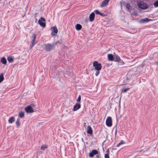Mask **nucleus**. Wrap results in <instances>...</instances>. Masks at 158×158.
<instances>
[{
	"label": "nucleus",
	"instance_id": "obj_1",
	"mask_svg": "<svg viewBox=\"0 0 158 158\" xmlns=\"http://www.w3.org/2000/svg\"><path fill=\"white\" fill-rule=\"evenodd\" d=\"M55 47L54 44H46L44 45L43 47L44 49L47 51H50L52 48Z\"/></svg>",
	"mask_w": 158,
	"mask_h": 158
},
{
	"label": "nucleus",
	"instance_id": "obj_2",
	"mask_svg": "<svg viewBox=\"0 0 158 158\" xmlns=\"http://www.w3.org/2000/svg\"><path fill=\"white\" fill-rule=\"evenodd\" d=\"M93 66L94 67L95 70L97 71H100L102 67L101 64L99 63L96 61H95L93 62Z\"/></svg>",
	"mask_w": 158,
	"mask_h": 158
},
{
	"label": "nucleus",
	"instance_id": "obj_3",
	"mask_svg": "<svg viewBox=\"0 0 158 158\" xmlns=\"http://www.w3.org/2000/svg\"><path fill=\"white\" fill-rule=\"evenodd\" d=\"M45 19L43 17H41L38 21V23L40 26L44 27L46 26V23L45 22Z\"/></svg>",
	"mask_w": 158,
	"mask_h": 158
},
{
	"label": "nucleus",
	"instance_id": "obj_4",
	"mask_svg": "<svg viewBox=\"0 0 158 158\" xmlns=\"http://www.w3.org/2000/svg\"><path fill=\"white\" fill-rule=\"evenodd\" d=\"M36 37V35L34 33L32 36V40L31 42V44L30 45V48H32L34 45L36 44L35 42V39Z\"/></svg>",
	"mask_w": 158,
	"mask_h": 158
},
{
	"label": "nucleus",
	"instance_id": "obj_5",
	"mask_svg": "<svg viewBox=\"0 0 158 158\" xmlns=\"http://www.w3.org/2000/svg\"><path fill=\"white\" fill-rule=\"evenodd\" d=\"M106 124L108 127H110L112 126V118L110 117H108L106 120Z\"/></svg>",
	"mask_w": 158,
	"mask_h": 158
},
{
	"label": "nucleus",
	"instance_id": "obj_6",
	"mask_svg": "<svg viewBox=\"0 0 158 158\" xmlns=\"http://www.w3.org/2000/svg\"><path fill=\"white\" fill-rule=\"evenodd\" d=\"M51 29L52 31V36H55L58 32V30L56 26L51 27Z\"/></svg>",
	"mask_w": 158,
	"mask_h": 158
},
{
	"label": "nucleus",
	"instance_id": "obj_7",
	"mask_svg": "<svg viewBox=\"0 0 158 158\" xmlns=\"http://www.w3.org/2000/svg\"><path fill=\"white\" fill-rule=\"evenodd\" d=\"M138 7L142 9H145L148 8L147 5L145 3H139L138 4Z\"/></svg>",
	"mask_w": 158,
	"mask_h": 158
},
{
	"label": "nucleus",
	"instance_id": "obj_8",
	"mask_svg": "<svg viewBox=\"0 0 158 158\" xmlns=\"http://www.w3.org/2000/svg\"><path fill=\"white\" fill-rule=\"evenodd\" d=\"M98 152L96 149H94L89 153V156L90 157H92L95 155L98 154Z\"/></svg>",
	"mask_w": 158,
	"mask_h": 158
},
{
	"label": "nucleus",
	"instance_id": "obj_9",
	"mask_svg": "<svg viewBox=\"0 0 158 158\" xmlns=\"http://www.w3.org/2000/svg\"><path fill=\"white\" fill-rule=\"evenodd\" d=\"M25 110L26 112L27 113H32L34 112V110L30 106H27L25 108Z\"/></svg>",
	"mask_w": 158,
	"mask_h": 158
},
{
	"label": "nucleus",
	"instance_id": "obj_10",
	"mask_svg": "<svg viewBox=\"0 0 158 158\" xmlns=\"http://www.w3.org/2000/svg\"><path fill=\"white\" fill-rule=\"evenodd\" d=\"M81 104L80 103L77 102L74 106L73 110L74 111H76L81 108Z\"/></svg>",
	"mask_w": 158,
	"mask_h": 158
},
{
	"label": "nucleus",
	"instance_id": "obj_11",
	"mask_svg": "<svg viewBox=\"0 0 158 158\" xmlns=\"http://www.w3.org/2000/svg\"><path fill=\"white\" fill-rule=\"evenodd\" d=\"M151 20V19H149L148 18H145L143 19H141L139 21V23H146L148 22Z\"/></svg>",
	"mask_w": 158,
	"mask_h": 158
},
{
	"label": "nucleus",
	"instance_id": "obj_12",
	"mask_svg": "<svg viewBox=\"0 0 158 158\" xmlns=\"http://www.w3.org/2000/svg\"><path fill=\"white\" fill-rule=\"evenodd\" d=\"M87 132L90 135H92L93 131L90 126H88L87 128Z\"/></svg>",
	"mask_w": 158,
	"mask_h": 158
},
{
	"label": "nucleus",
	"instance_id": "obj_13",
	"mask_svg": "<svg viewBox=\"0 0 158 158\" xmlns=\"http://www.w3.org/2000/svg\"><path fill=\"white\" fill-rule=\"evenodd\" d=\"M95 18V14L94 12L91 13L89 16V21L90 22L93 21Z\"/></svg>",
	"mask_w": 158,
	"mask_h": 158
},
{
	"label": "nucleus",
	"instance_id": "obj_14",
	"mask_svg": "<svg viewBox=\"0 0 158 158\" xmlns=\"http://www.w3.org/2000/svg\"><path fill=\"white\" fill-rule=\"evenodd\" d=\"M110 0H104L101 4V6L102 7H104L108 4Z\"/></svg>",
	"mask_w": 158,
	"mask_h": 158
},
{
	"label": "nucleus",
	"instance_id": "obj_15",
	"mask_svg": "<svg viewBox=\"0 0 158 158\" xmlns=\"http://www.w3.org/2000/svg\"><path fill=\"white\" fill-rule=\"evenodd\" d=\"M108 59L109 60L111 61H114V56L111 54H108Z\"/></svg>",
	"mask_w": 158,
	"mask_h": 158
},
{
	"label": "nucleus",
	"instance_id": "obj_16",
	"mask_svg": "<svg viewBox=\"0 0 158 158\" xmlns=\"http://www.w3.org/2000/svg\"><path fill=\"white\" fill-rule=\"evenodd\" d=\"M120 58L119 56L118 55H115L114 56V60L115 62H118L120 60Z\"/></svg>",
	"mask_w": 158,
	"mask_h": 158
},
{
	"label": "nucleus",
	"instance_id": "obj_17",
	"mask_svg": "<svg viewBox=\"0 0 158 158\" xmlns=\"http://www.w3.org/2000/svg\"><path fill=\"white\" fill-rule=\"evenodd\" d=\"M15 121V118L14 117H10L8 120V122L10 123H11Z\"/></svg>",
	"mask_w": 158,
	"mask_h": 158
},
{
	"label": "nucleus",
	"instance_id": "obj_18",
	"mask_svg": "<svg viewBox=\"0 0 158 158\" xmlns=\"http://www.w3.org/2000/svg\"><path fill=\"white\" fill-rule=\"evenodd\" d=\"M82 28L81 25L79 24H77L76 26V29L77 31L80 30Z\"/></svg>",
	"mask_w": 158,
	"mask_h": 158
},
{
	"label": "nucleus",
	"instance_id": "obj_19",
	"mask_svg": "<svg viewBox=\"0 0 158 158\" xmlns=\"http://www.w3.org/2000/svg\"><path fill=\"white\" fill-rule=\"evenodd\" d=\"M1 62L2 63V64H5L7 63V61L4 57H3L1 60Z\"/></svg>",
	"mask_w": 158,
	"mask_h": 158
},
{
	"label": "nucleus",
	"instance_id": "obj_20",
	"mask_svg": "<svg viewBox=\"0 0 158 158\" xmlns=\"http://www.w3.org/2000/svg\"><path fill=\"white\" fill-rule=\"evenodd\" d=\"M18 115H19V117H20V118H23L24 116V113L23 112H21L19 113V114Z\"/></svg>",
	"mask_w": 158,
	"mask_h": 158
},
{
	"label": "nucleus",
	"instance_id": "obj_21",
	"mask_svg": "<svg viewBox=\"0 0 158 158\" xmlns=\"http://www.w3.org/2000/svg\"><path fill=\"white\" fill-rule=\"evenodd\" d=\"M4 79L3 74L2 73L0 75V83Z\"/></svg>",
	"mask_w": 158,
	"mask_h": 158
},
{
	"label": "nucleus",
	"instance_id": "obj_22",
	"mask_svg": "<svg viewBox=\"0 0 158 158\" xmlns=\"http://www.w3.org/2000/svg\"><path fill=\"white\" fill-rule=\"evenodd\" d=\"M7 59L9 63L12 62L13 60V59L12 57L8 56Z\"/></svg>",
	"mask_w": 158,
	"mask_h": 158
},
{
	"label": "nucleus",
	"instance_id": "obj_23",
	"mask_svg": "<svg viewBox=\"0 0 158 158\" xmlns=\"http://www.w3.org/2000/svg\"><path fill=\"white\" fill-rule=\"evenodd\" d=\"M48 148V146L47 145H43L41 148V150H44L45 149Z\"/></svg>",
	"mask_w": 158,
	"mask_h": 158
},
{
	"label": "nucleus",
	"instance_id": "obj_24",
	"mask_svg": "<svg viewBox=\"0 0 158 158\" xmlns=\"http://www.w3.org/2000/svg\"><path fill=\"white\" fill-rule=\"evenodd\" d=\"M16 126L18 127H19L20 125V122H19V118H18L17 119V120L16 121Z\"/></svg>",
	"mask_w": 158,
	"mask_h": 158
},
{
	"label": "nucleus",
	"instance_id": "obj_25",
	"mask_svg": "<svg viewBox=\"0 0 158 158\" xmlns=\"http://www.w3.org/2000/svg\"><path fill=\"white\" fill-rule=\"evenodd\" d=\"M131 6L130 3H127L126 4V8L128 9V10H129L130 9V8L131 7Z\"/></svg>",
	"mask_w": 158,
	"mask_h": 158
},
{
	"label": "nucleus",
	"instance_id": "obj_26",
	"mask_svg": "<svg viewBox=\"0 0 158 158\" xmlns=\"http://www.w3.org/2000/svg\"><path fill=\"white\" fill-rule=\"evenodd\" d=\"M129 89H130L129 88H128L125 89L123 90L122 91L121 93H125L127 91L129 90Z\"/></svg>",
	"mask_w": 158,
	"mask_h": 158
},
{
	"label": "nucleus",
	"instance_id": "obj_27",
	"mask_svg": "<svg viewBox=\"0 0 158 158\" xmlns=\"http://www.w3.org/2000/svg\"><path fill=\"white\" fill-rule=\"evenodd\" d=\"M149 149V148H147L146 149H142L140 150L139 151V152H144L147 151Z\"/></svg>",
	"mask_w": 158,
	"mask_h": 158
},
{
	"label": "nucleus",
	"instance_id": "obj_28",
	"mask_svg": "<svg viewBox=\"0 0 158 158\" xmlns=\"http://www.w3.org/2000/svg\"><path fill=\"white\" fill-rule=\"evenodd\" d=\"M81 96L80 95H79L78 96V99L77 100V102L80 103V102H81Z\"/></svg>",
	"mask_w": 158,
	"mask_h": 158
},
{
	"label": "nucleus",
	"instance_id": "obj_29",
	"mask_svg": "<svg viewBox=\"0 0 158 158\" xmlns=\"http://www.w3.org/2000/svg\"><path fill=\"white\" fill-rule=\"evenodd\" d=\"M153 5L155 7H158V0L155 2L154 3Z\"/></svg>",
	"mask_w": 158,
	"mask_h": 158
},
{
	"label": "nucleus",
	"instance_id": "obj_30",
	"mask_svg": "<svg viewBox=\"0 0 158 158\" xmlns=\"http://www.w3.org/2000/svg\"><path fill=\"white\" fill-rule=\"evenodd\" d=\"M135 75H127V77L128 78H132L134 77H135Z\"/></svg>",
	"mask_w": 158,
	"mask_h": 158
},
{
	"label": "nucleus",
	"instance_id": "obj_31",
	"mask_svg": "<svg viewBox=\"0 0 158 158\" xmlns=\"http://www.w3.org/2000/svg\"><path fill=\"white\" fill-rule=\"evenodd\" d=\"M118 62H119V63L121 65H123L124 64V62L122 60H121V59H120V60H119V61H118Z\"/></svg>",
	"mask_w": 158,
	"mask_h": 158
},
{
	"label": "nucleus",
	"instance_id": "obj_32",
	"mask_svg": "<svg viewBox=\"0 0 158 158\" xmlns=\"http://www.w3.org/2000/svg\"><path fill=\"white\" fill-rule=\"evenodd\" d=\"M94 12L96 14L98 15H100V12L98 10H96L94 11Z\"/></svg>",
	"mask_w": 158,
	"mask_h": 158
},
{
	"label": "nucleus",
	"instance_id": "obj_33",
	"mask_svg": "<svg viewBox=\"0 0 158 158\" xmlns=\"http://www.w3.org/2000/svg\"><path fill=\"white\" fill-rule=\"evenodd\" d=\"M105 158H110L109 155L108 153H107L105 154Z\"/></svg>",
	"mask_w": 158,
	"mask_h": 158
},
{
	"label": "nucleus",
	"instance_id": "obj_34",
	"mask_svg": "<svg viewBox=\"0 0 158 158\" xmlns=\"http://www.w3.org/2000/svg\"><path fill=\"white\" fill-rule=\"evenodd\" d=\"M100 73V71H97L96 72L95 75L96 76H97Z\"/></svg>",
	"mask_w": 158,
	"mask_h": 158
},
{
	"label": "nucleus",
	"instance_id": "obj_35",
	"mask_svg": "<svg viewBox=\"0 0 158 158\" xmlns=\"http://www.w3.org/2000/svg\"><path fill=\"white\" fill-rule=\"evenodd\" d=\"M100 15L102 16H105L106 15L103 13H100Z\"/></svg>",
	"mask_w": 158,
	"mask_h": 158
},
{
	"label": "nucleus",
	"instance_id": "obj_36",
	"mask_svg": "<svg viewBox=\"0 0 158 158\" xmlns=\"http://www.w3.org/2000/svg\"><path fill=\"white\" fill-rule=\"evenodd\" d=\"M96 158H100V155L99 153H98V154H96Z\"/></svg>",
	"mask_w": 158,
	"mask_h": 158
},
{
	"label": "nucleus",
	"instance_id": "obj_37",
	"mask_svg": "<svg viewBox=\"0 0 158 158\" xmlns=\"http://www.w3.org/2000/svg\"><path fill=\"white\" fill-rule=\"evenodd\" d=\"M119 143L121 145L124 144L125 143V142L123 140H121Z\"/></svg>",
	"mask_w": 158,
	"mask_h": 158
},
{
	"label": "nucleus",
	"instance_id": "obj_38",
	"mask_svg": "<svg viewBox=\"0 0 158 158\" xmlns=\"http://www.w3.org/2000/svg\"><path fill=\"white\" fill-rule=\"evenodd\" d=\"M30 106L31 108H32V107H34L35 106V105L34 104L32 103L30 104V106Z\"/></svg>",
	"mask_w": 158,
	"mask_h": 158
},
{
	"label": "nucleus",
	"instance_id": "obj_39",
	"mask_svg": "<svg viewBox=\"0 0 158 158\" xmlns=\"http://www.w3.org/2000/svg\"><path fill=\"white\" fill-rule=\"evenodd\" d=\"M121 144L120 143H119L116 146V147H119L120 145H121Z\"/></svg>",
	"mask_w": 158,
	"mask_h": 158
},
{
	"label": "nucleus",
	"instance_id": "obj_40",
	"mask_svg": "<svg viewBox=\"0 0 158 158\" xmlns=\"http://www.w3.org/2000/svg\"><path fill=\"white\" fill-rule=\"evenodd\" d=\"M121 144L120 143H119L116 146V147H119L120 145H121Z\"/></svg>",
	"mask_w": 158,
	"mask_h": 158
},
{
	"label": "nucleus",
	"instance_id": "obj_41",
	"mask_svg": "<svg viewBox=\"0 0 158 158\" xmlns=\"http://www.w3.org/2000/svg\"><path fill=\"white\" fill-rule=\"evenodd\" d=\"M117 133V128H116L115 131V136L116 135Z\"/></svg>",
	"mask_w": 158,
	"mask_h": 158
},
{
	"label": "nucleus",
	"instance_id": "obj_42",
	"mask_svg": "<svg viewBox=\"0 0 158 158\" xmlns=\"http://www.w3.org/2000/svg\"><path fill=\"white\" fill-rule=\"evenodd\" d=\"M133 15L134 16H136L137 15V13H134L133 14Z\"/></svg>",
	"mask_w": 158,
	"mask_h": 158
},
{
	"label": "nucleus",
	"instance_id": "obj_43",
	"mask_svg": "<svg viewBox=\"0 0 158 158\" xmlns=\"http://www.w3.org/2000/svg\"><path fill=\"white\" fill-rule=\"evenodd\" d=\"M156 64H158V62H156Z\"/></svg>",
	"mask_w": 158,
	"mask_h": 158
},
{
	"label": "nucleus",
	"instance_id": "obj_44",
	"mask_svg": "<svg viewBox=\"0 0 158 158\" xmlns=\"http://www.w3.org/2000/svg\"><path fill=\"white\" fill-rule=\"evenodd\" d=\"M37 20V19H36L35 20Z\"/></svg>",
	"mask_w": 158,
	"mask_h": 158
},
{
	"label": "nucleus",
	"instance_id": "obj_45",
	"mask_svg": "<svg viewBox=\"0 0 158 158\" xmlns=\"http://www.w3.org/2000/svg\"><path fill=\"white\" fill-rule=\"evenodd\" d=\"M37 20V19H36L35 20Z\"/></svg>",
	"mask_w": 158,
	"mask_h": 158
}]
</instances>
